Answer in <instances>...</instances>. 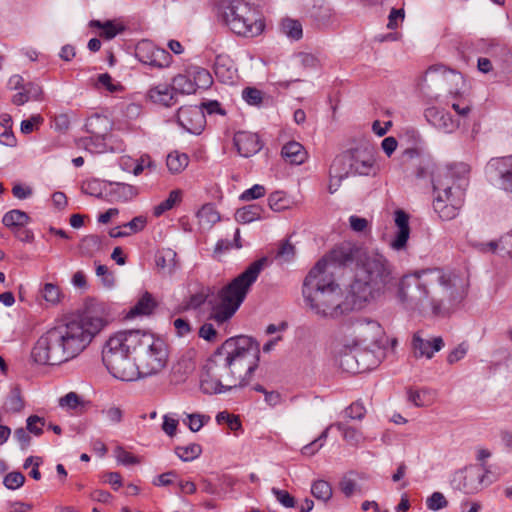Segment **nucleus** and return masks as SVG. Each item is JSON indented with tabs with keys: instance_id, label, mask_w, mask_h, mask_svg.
<instances>
[{
	"instance_id": "obj_12",
	"label": "nucleus",
	"mask_w": 512,
	"mask_h": 512,
	"mask_svg": "<svg viewBox=\"0 0 512 512\" xmlns=\"http://www.w3.org/2000/svg\"><path fill=\"white\" fill-rule=\"evenodd\" d=\"M382 335V328L375 320L358 319L345 329L344 346L355 348L376 343Z\"/></svg>"
},
{
	"instance_id": "obj_21",
	"label": "nucleus",
	"mask_w": 512,
	"mask_h": 512,
	"mask_svg": "<svg viewBox=\"0 0 512 512\" xmlns=\"http://www.w3.org/2000/svg\"><path fill=\"white\" fill-rule=\"evenodd\" d=\"M356 258L359 260L361 258L359 249L349 244H344L335 247L330 252L329 256L324 259L327 260V268H329V263L346 266L351 264ZM327 271H329V269H327Z\"/></svg>"
},
{
	"instance_id": "obj_5",
	"label": "nucleus",
	"mask_w": 512,
	"mask_h": 512,
	"mask_svg": "<svg viewBox=\"0 0 512 512\" xmlns=\"http://www.w3.org/2000/svg\"><path fill=\"white\" fill-rule=\"evenodd\" d=\"M393 280L391 265L384 256L365 254L357 264L355 279L350 285L354 303L362 309L382 294Z\"/></svg>"
},
{
	"instance_id": "obj_36",
	"label": "nucleus",
	"mask_w": 512,
	"mask_h": 512,
	"mask_svg": "<svg viewBox=\"0 0 512 512\" xmlns=\"http://www.w3.org/2000/svg\"><path fill=\"white\" fill-rule=\"evenodd\" d=\"M2 221L6 227L15 229L25 226L29 222V216L21 210H11L3 216Z\"/></svg>"
},
{
	"instance_id": "obj_46",
	"label": "nucleus",
	"mask_w": 512,
	"mask_h": 512,
	"mask_svg": "<svg viewBox=\"0 0 512 512\" xmlns=\"http://www.w3.org/2000/svg\"><path fill=\"white\" fill-rule=\"evenodd\" d=\"M282 32L293 40H299L302 37V25L299 21L293 19H284L281 23Z\"/></svg>"
},
{
	"instance_id": "obj_6",
	"label": "nucleus",
	"mask_w": 512,
	"mask_h": 512,
	"mask_svg": "<svg viewBox=\"0 0 512 512\" xmlns=\"http://www.w3.org/2000/svg\"><path fill=\"white\" fill-rule=\"evenodd\" d=\"M469 172L464 163L439 167L432 172L433 208L442 220L454 219L464 203V189L459 181Z\"/></svg>"
},
{
	"instance_id": "obj_2",
	"label": "nucleus",
	"mask_w": 512,
	"mask_h": 512,
	"mask_svg": "<svg viewBox=\"0 0 512 512\" xmlns=\"http://www.w3.org/2000/svg\"><path fill=\"white\" fill-rule=\"evenodd\" d=\"M108 325L103 304L87 305L82 313L66 318L42 335L31 351L40 365H57L75 358Z\"/></svg>"
},
{
	"instance_id": "obj_42",
	"label": "nucleus",
	"mask_w": 512,
	"mask_h": 512,
	"mask_svg": "<svg viewBox=\"0 0 512 512\" xmlns=\"http://www.w3.org/2000/svg\"><path fill=\"white\" fill-rule=\"evenodd\" d=\"M176 455L184 462L193 461L202 453V447L197 443H191L186 446H177L175 448Z\"/></svg>"
},
{
	"instance_id": "obj_59",
	"label": "nucleus",
	"mask_w": 512,
	"mask_h": 512,
	"mask_svg": "<svg viewBox=\"0 0 512 512\" xmlns=\"http://www.w3.org/2000/svg\"><path fill=\"white\" fill-rule=\"evenodd\" d=\"M271 492L276 497L277 501L284 507L293 508L295 506V498L288 491L273 487Z\"/></svg>"
},
{
	"instance_id": "obj_9",
	"label": "nucleus",
	"mask_w": 512,
	"mask_h": 512,
	"mask_svg": "<svg viewBox=\"0 0 512 512\" xmlns=\"http://www.w3.org/2000/svg\"><path fill=\"white\" fill-rule=\"evenodd\" d=\"M266 262L265 257L252 262L228 285L220 289L214 299L209 300L211 319L218 324H222L232 318L246 298L251 286L257 280Z\"/></svg>"
},
{
	"instance_id": "obj_47",
	"label": "nucleus",
	"mask_w": 512,
	"mask_h": 512,
	"mask_svg": "<svg viewBox=\"0 0 512 512\" xmlns=\"http://www.w3.org/2000/svg\"><path fill=\"white\" fill-rule=\"evenodd\" d=\"M59 406L70 410H82L85 402L77 393L69 392L59 399Z\"/></svg>"
},
{
	"instance_id": "obj_63",
	"label": "nucleus",
	"mask_w": 512,
	"mask_h": 512,
	"mask_svg": "<svg viewBox=\"0 0 512 512\" xmlns=\"http://www.w3.org/2000/svg\"><path fill=\"white\" fill-rule=\"evenodd\" d=\"M178 481V474L176 471H168L158 475L154 480L155 486H169Z\"/></svg>"
},
{
	"instance_id": "obj_55",
	"label": "nucleus",
	"mask_w": 512,
	"mask_h": 512,
	"mask_svg": "<svg viewBox=\"0 0 512 512\" xmlns=\"http://www.w3.org/2000/svg\"><path fill=\"white\" fill-rule=\"evenodd\" d=\"M25 476L21 472H10L4 479L3 484L9 490H16L23 486Z\"/></svg>"
},
{
	"instance_id": "obj_49",
	"label": "nucleus",
	"mask_w": 512,
	"mask_h": 512,
	"mask_svg": "<svg viewBox=\"0 0 512 512\" xmlns=\"http://www.w3.org/2000/svg\"><path fill=\"white\" fill-rule=\"evenodd\" d=\"M210 420V416L192 413L186 414V418L183 422L188 426L192 432H198L206 423Z\"/></svg>"
},
{
	"instance_id": "obj_44",
	"label": "nucleus",
	"mask_w": 512,
	"mask_h": 512,
	"mask_svg": "<svg viewBox=\"0 0 512 512\" xmlns=\"http://www.w3.org/2000/svg\"><path fill=\"white\" fill-rule=\"evenodd\" d=\"M7 410L13 413H18L24 408V401L21 397L20 388L18 386H14L5 403Z\"/></svg>"
},
{
	"instance_id": "obj_45",
	"label": "nucleus",
	"mask_w": 512,
	"mask_h": 512,
	"mask_svg": "<svg viewBox=\"0 0 512 512\" xmlns=\"http://www.w3.org/2000/svg\"><path fill=\"white\" fill-rule=\"evenodd\" d=\"M269 207L274 211H283L290 207L291 200L281 191L270 194L268 198Z\"/></svg>"
},
{
	"instance_id": "obj_56",
	"label": "nucleus",
	"mask_w": 512,
	"mask_h": 512,
	"mask_svg": "<svg viewBox=\"0 0 512 512\" xmlns=\"http://www.w3.org/2000/svg\"><path fill=\"white\" fill-rule=\"evenodd\" d=\"M345 417L352 420H362L366 415V408L360 401L353 402L344 410Z\"/></svg>"
},
{
	"instance_id": "obj_64",
	"label": "nucleus",
	"mask_w": 512,
	"mask_h": 512,
	"mask_svg": "<svg viewBox=\"0 0 512 512\" xmlns=\"http://www.w3.org/2000/svg\"><path fill=\"white\" fill-rule=\"evenodd\" d=\"M96 275L101 277L104 286L111 288L114 285L115 278L106 265L99 264L96 267Z\"/></svg>"
},
{
	"instance_id": "obj_58",
	"label": "nucleus",
	"mask_w": 512,
	"mask_h": 512,
	"mask_svg": "<svg viewBox=\"0 0 512 512\" xmlns=\"http://www.w3.org/2000/svg\"><path fill=\"white\" fill-rule=\"evenodd\" d=\"M243 99L249 105H260L263 100V93L257 88L247 87L242 92Z\"/></svg>"
},
{
	"instance_id": "obj_22",
	"label": "nucleus",
	"mask_w": 512,
	"mask_h": 512,
	"mask_svg": "<svg viewBox=\"0 0 512 512\" xmlns=\"http://www.w3.org/2000/svg\"><path fill=\"white\" fill-rule=\"evenodd\" d=\"M42 87L34 82H27L22 91L12 97V103L17 106L24 105L29 101H41L43 99Z\"/></svg>"
},
{
	"instance_id": "obj_11",
	"label": "nucleus",
	"mask_w": 512,
	"mask_h": 512,
	"mask_svg": "<svg viewBox=\"0 0 512 512\" xmlns=\"http://www.w3.org/2000/svg\"><path fill=\"white\" fill-rule=\"evenodd\" d=\"M168 361V350L164 341L146 332L133 358L136 373L134 380L161 372Z\"/></svg>"
},
{
	"instance_id": "obj_10",
	"label": "nucleus",
	"mask_w": 512,
	"mask_h": 512,
	"mask_svg": "<svg viewBox=\"0 0 512 512\" xmlns=\"http://www.w3.org/2000/svg\"><path fill=\"white\" fill-rule=\"evenodd\" d=\"M225 24L237 35L255 37L264 29L258 11L242 0H217Z\"/></svg>"
},
{
	"instance_id": "obj_23",
	"label": "nucleus",
	"mask_w": 512,
	"mask_h": 512,
	"mask_svg": "<svg viewBox=\"0 0 512 512\" xmlns=\"http://www.w3.org/2000/svg\"><path fill=\"white\" fill-rule=\"evenodd\" d=\"M108 186L109 190L105 193V197L111 202H127L137 194L135 187L129 184L110 183Z\"/></svg>"
},
{
	"instance_id": "obj_61",
	"label": "nucleus",
	"mask_w": 512,
	"mask_h": 512,
	"mask_svg": "<svg viewBox=\"0 0 512 512\" xmlns=\"http://www.w3.org/2000/svg\"><path fill=\"white\" fill-rule=\"evenodd\" d=\"M207 298H208V291L202 289L200 292L195 293L188 298V300L186 301V304H185V308L186 309H197L202 304L205 303Z\"/></svg>"
},
{
	"instance_id": "obj_34",
	"label": "nucleus",
	"mask_w": 512,
	"mask_h": 512,
	"mask_svg": "<svg viewBox=\"0 0 512 512\" xmlns=\"http://www.w3.org/2000/svg\"><path fill=\"white\" fill-rule=\"evenodd\" d=\"M172 87L175 94H192L196 92L193 81L189 73L178 74L172 79Z\"/></svg>"
},
{
	"instance_id": "obj_31",
	"label": "nucleus",
	"mask_w": 512,
	"mask_h": 512,
	"mask_svg": "<svg viewBox=\"0 0 512 512\" xmlns=\"http://www.w3.org/2000/svg\"><path fill=\"white\" fill-rule=\"evenodd\" d=\"M188 73L192 78L195 89H207L213 83L209 71L199 66H191Z\"/></svg>"
},
{
	"instance_id": "obj_50",
	"label": "nucleus",
	"mask_w": 512,
	"mask_h": 512,
	"mask_svg": "<svg viewBox=\"0 0 512 512\" xmlns=\"http://www.w3.org/2000/svg\"><path fill=\"white\" fill-rule=\"evenodd\" d=\"M331 426H328L320 435L318 438L310 442L309 444L305 445L301 452L304 456H313L323 445L328 437V432L330 430Z\"/></svg>"
},
{
	"instance_id": "obj_48",
	"label": "nucleus",
	"mask_w": 512,
	"mask_h": 512,
	"mask_svg": "<svg viewBox=\"0 0 512 512\" xmlns=\"http://www.w3.org/2000/svg\"><path fill=\"white\" fill-rule=\"evenodd\" d=\"M97 89L104 88L110 93H116L123 90V86L119 82H114L110 74L102 73L98 75L97 82L95 83Z\"/></svg>"
},
{
	"instance_id": "obj_60",
	"label": "nucleus",
	"mask_w": 512,
	"mask_h": 512,
	"mask_svg": "<svg viewBox=\"0 0 512 512\" xmlns=\"http://www.w3.org/2000/svg\"><path fill=\"white\" fill-rule=\"evenodd\" d=\"M448 502L444 495L440 492H434L426 501V505L430 510L437 511L447 506Z\"/></svg>"
},
{
	"instance_id": "obj_18",
	"label": "nucleus",
	"mask_w": 512,
	"mask_h": 512,
	"mask_svg": "<svg viewBox=\"0 0 512 512\" xmlns=\"http://www.w3.org/2000/svg\"><path fill=\"white\" fill-rule=\"evenodd\" d=\"M354 176H369L375 173V160L373 155L364 149L350 150Z\"/></svg>"
},
{
	"instance_id": "obj_54",
	"label": "nucleus",
	"mask_w": 512,
	"mask_h": 512,
	"mask_svg": "<svg viewBox=\"0 0 512 512\" xmlns=\"http://www.w3.org/2000/svg\"><path fill=\"white\" fill-rule=\"evenodd\" d=\"M45 426V419L38 415H31L26 420V429L29 433L35 436L43 434V427Z\"/></svg>"
},
{
	"instance_id": "obj_40",
	"label": "nucleus",
	"mask_w": 512,
	"mask_h": 512,
	"mask_svg": "<svg viewBox=\"0 0 512 512\" xmlns=\"http://www.w3.org/2000/svg\"><path fill=\"white\" fill-rule=\"evenodd\" d=\"M91 26L101 29L100 36H102L108 40L114 38L117 34L122 32L124 29L121 24H117L112 21H106V22L102 23L99 20H93V21H91Z\"/></svg>"
},
{
	"instance_id": "obj_16",
	"label": "nucleus",
	"mask_w": 512,
	"mask_h": 512,
	"mask_svg": "<svg viewBox=\"0 0 512 512\" xmlns=\"http://www.w3.org/2000/svg\"><path fill=\"white\" fill-rule=\"evenodd\" d=\"M411 345L416 358L426 357L431 359L435 352L444 347V341L440 336L424 338L422 332H416L412 337Z\"/></svg>"
},
{
	"instance_id": "obj_33",
	"label": "nucleus",
	"mask_w": 512,
	"mask_h": 512,
	"mask_svg": "<svg viewBox=\"0 0 512 512\" xmlns=\"http://www.w3.org/2000/svg\"><path fill=\"white\" fill-rule=\"evenodd\" d=\"M169 171L173 174L181 173L189 164V157L177 151L171 152L166 160Z\"/></svg>"
},
{
	"instance_id": "obj_4",
	"label": "nucleus",
	"mask_w": 512,
	"mask_h": 512,
	"mask_svg": "<svg viewBox=\"0 0 512 512\" xmlns=\"http://www.w3.org/2000/svg\"><path fill=\"white\" fill-rule=\"evenodd\" d=\"M302 294L310 310L322 318H339L351 311L360 310L349 290L343 298L342 290L327 271V260H319L304 279Z\"/></svg>"
},
{
	"instance_id": "obj_15",
	"label": "nucleus",
	"mask_w": 512,
	"mask_h": 512,
	"mask_svg": "<svg viewBox=\"0 0 512 512\" xmlns=\"http://www.w3.org/2000/svg\"><path fill=\"white\" fill-rule=\"evenodd\" d=\"M181 127L192 134H200L205 126V115L199 106H183L177 113Z\"/></svg>"
},
{
	"instance_id": "obj_30",
	"label": "nucleus",
	"mask_w": 512,
	"mask_h": 512,
	"mask_svg": "<svg viewBox=\"0 0 512 512\" xmlns=\"http://www.w3.org/2000/svg\"><path fill=\"white\" fill-rule=\"evenodd\" d=\"M157 268L163 274H172L178 267L177 254L172 249H164L156 256Z\"/></svg>"
},
{
	"instance_id": "obj_52",
	"label": "nucleus",
	"mask_w": 512,
	"mask_h": 512,
	"mask_svg": "<svg viewBox=\"0 0 512 512\" xmlns=\"http://www.w3.org/2000/svg\"><path fill=\"white\" fill-rule=\"evenodd\" d=\"M216 421L218 424H226L232 431H237L241 428V421L239 417L226 411L219 412L216 415Z\"/></svg>"
},
{
	"instance_id": "obj_1",
	"label": "nucleus",
	"mask_w": 512,
	"mask_h": 512,
	"mask_svg": "<svg viewBox=\"0 0 512 512\" xmlns=\"http://www.w3.org/2000/svg\"><path fill=\"white\" fill-rule=\"evenodd\" d=\"M467 289L468 282L460 274L428 268L402 277L396 296L408 311L424 316H446L466 297Z\"/></svg>"
},
{
	"instance_id": "obj_51",
	"label": "nucleus",
	"mask_w": 512,
	"mask_h": 512,
	"mask_svg": "<svg viewBox=\"0 0 512 512\" xmlns=\"http://www.w3.org/2000/svg\"><path fill=\"white\" fill-rule=\"evenodd\" d=\"M41 294L43 299L51 305H56L60 301V288L53 283H46L41 290Z\"/></svg>"
},
{
	"instance_id": "obj_41",
	"label": "nucleus",
	"mask_w": 512,
	"mask_h": 512,
	"mask_svg": "<svg viewBox=\"0 0 512 512\" xmlns=\"http://www.w3.org/2000/svg\"><path fill=\"white\" fill-rule=\"evenodd\" d=\"M107 187L108 185L103 181L98 179H88L82 183L81 189L82 192L87 195L102 198L103 193L107 192Z\"/></svg>"
},
{
	"instance_id": "obj_38",
	"label": "nucleus",
	"mask_w": 512,
	"mask_h": 512,
	"mask_svg": "<svg viewBox=\"0 0 512 512\" xmlns=\"http://www.w3.org/2000/svg\"><path fill=\"white\" fill-rule=\"evenodd\" d=\"M311 494L317 500L327 502L333 495V490L329 482L325 480H316L311 485Z\"/></svg>"
},
{
	"instance_id": "obj_53",
	"label": "nucleus",
	"mask_w": 512,
	"mask_h": 512,
	"mask_svg": "<svg viewBox=\"0 0 512 512\" xmlns=\"http://www.w3.org/2000/svg\"><path fill=\"white\" fill-rule=\"evenodd\" d=\"M409 400L417 407L428 406L432 402V395L430 391L424 389L410 391Z\"/></svg>"
},
{
	"instance_id": "obj_25",
	"label": "nucleus",
	"mask_w": 512,
	"mask_h": 512,
	"mask_svg": "<svg viewBox=\"0 0 512 512\" xmlns=\"http://www.w3.org/2000/svg\"><path fill=\"white\" fill-rule=\"evenodd\" d=\"M149 99L164 106H171L175 104V92L172 86L167 84H159L149 89Z\"/></svg>"
},
{
	"instance_id": "obj_35",
	"label": "nucleus",
	"mask_w": 512,
	"mask_h": 512,
	"mask_svg": "<svg viewBox=\"0 0 512 512\" xmlns=\"http://www.w3.org/2000/svg\"><path fill=\"white\" fill-rule=\"evenodd\" d=\"M262 209L259 205L252 204L238 209L235 219L240 223H250L260 218Z\"/></svg>"
},
{
	"instance_id": "obj_7",
	"label": "nucleus",
	"mask_w": 512,
	"mask_h": 512,
	"mask_svg": "<svg viewBox=\"0 0 512 512\" xmlns=\"http://www.w3.org/2000/svg\"><path fill=\"white\" fill-rule=\"evenodd\" d=\"M464 77L441 65L431 66L425 73L423 89L435 91V98L443 97V103L451 107L459 119H466L472 110V101L463 91Z\"/></svg>"
},
{
	"instance_id": "obj_20",
	"label": "nucleus",
	"mask_w": 512,
	"mask_h": 512,
	"mask_svg": "<svg viewBox=\"0 0 512 512\" xmlns=\"http://www.w3.org/2000/svg\"><path fill=\"white\" fill-rule=\"evenodd\" d=\"M394 215V221L397 227V232L395 234L394 239L391 242V247L394 250L399 251L405 248L407 241L409 239V215L401 209L396 210Z\"/></svg>"
},
{
	"instance_id": "obj_32",
	"label": "nucleus",
	"mask_w": 512,
	"mask_h": 512,
	"mask_svg": "<svg viewBox=\"0 0 512 512\" xmlns=\"http://www.w3.org/2000/svg\"><path fill=\"white\" fill-rule=\"evenodd\" d=\"M330 426L335 427L339 432H341L344 440L350 445L357 446L365 439L361 431L354 427L347 426L342 422H337Z\"/></svg>"
},
{
	"instance_id": "obj_62",
	"label": "nucleus",
	"mask_w": 512,
	"mask_h": 512,
	"mask_svg": "<svg viewBox=\"0 0 512 512\" xmlns=\"http://www.w3.org/2000/svg\"><path fill=\"white\" fill-rule=\"evenodd\" d=\"M265 192L266 190L264 186L255 184L251 188L245 190L241 194L240 199L243 201H251L263 197L265 195Z\"/></svg>"
},
{
	"instance_id": "obj_24",
	"label": "nucleus",
	"mask_w": 512,
	"mask_h": 512,
	"mask_svg": "<svg viewBox=\"0 0 512 512\" xmlns=\"http://www.w3.org/2000/svg\"><path fill=\"white\" fill-rule=\"evenodd\" d=\"M281 155L287 162L293 165H301L308 158V153L304 146L296 141L286 143L282 147Z\"/></svg>"
},
{
	"instance_id": "obj_39",
	"label": "nucleus",
	"mask_w": 512,
	"mask_h": 512,
	"mask_svg": "<svg viewBox=\"0 0 512 512\" xmlns=\"http://www.w3.org/2000/svg\"><path fill=\"white\" fill-rule=\"evenodd\" d=\"M296 254L295 246L288 240H283L279 243L275 254V260L280 264L291 262Z\"/></svg>"
},
{
	"instance_id": "obj_8",
	"label": "nucleus",
	"mask_w": 512,
	"mask_h": 512,
	"mask_svg": "<svg viewBox=\"0 0 512 512\" xmlns=\"http://www.w3.org/2000/svg\"><path fill=\"white\" fill-rule=\"evenodd\" d=\"M145 331L123 330L111 335L102 349V361L109 373L122 381H133L136 373L131 355L136 356Z\"/></svg>"
},
{
	"instance_id": "obj_57",
	"label": "nucleus",
	"mask_w": 512,
	"mask_h": 512,
	"mask_svg": "<svg viewBox=\"0 0 512 512\" xmlns=\"http://www.w3.org/2000/svg\"><path fill=\"white\" fill-rule=\"evenodd\" d=\"M105 419L112 425H117L123 420V410L117 406H110L101 411Z\"/></svg>"
},
{
	"instance_id": "obj_28",
	"label": "nucleus",
	"mask_w": 512,
	"mask_h": 512,
	"mask_svg": "<svg viewBox=\"0 0 512 512\" xmlns=\"http://www.w3.org/2000/svg\"><path fill=\"white\" fill-rule=\"evenodd\" d=\"M214 72L216 77L223 83L233 82L235 70L229 57L218 55L214 63Z\"/></svg>"
},
{
	"instance_id": "obj_43",
	"label": "nucleus",
	"mask_w": 512,
	"mask_h": 512,
	"mask_svg": "<svg viewBox=\"0 0 512 512\" xmlns=\"http://www.w3.org/2000/svg\"><path fill=\"white\" fill-rule=\"evenodd\" d=\"M199 222L203 225L212 226L220 220V215L212 204H205L197 213Z\"/></svg>"
},
{
	"instance_id": "obj_37",
	"label": "nucleus",
	"mask_w": 512,
	"mask_h": 512,
	"mask_svg": "<svg viewBox=\"0 0 512 512\" xmlns=\"http://www.w3.org/2000/svg\"><path fill=\"white\" fill-rule=\"evenodd\" d=\"M182 192L181 190H172L167 199L160 202L153 209V214L156 217L161 216L166 211L171 210L177 203L181 201Z\"/></svg>"
},
{
	"instance_id": "obj_13",
	"label": "nucleus",
	"mask_w": 512,
	"mask_h": 512,
	"mask_svg": "<svg viewBox=\"0 0 512 512\" xmlns=\"http://www.w3.org/2000/svg\"><path fill=\"white\" fill-rule=\"evenodd\" d=\"M135 56L141 63L158 69L168 67L172 62L168 51L149 40H142L136 45Z\"/></svg>"
},
{
	"instance_id": "obj_19",
	"label": "nucleus",
	"mask_w": 512,
	"mask_h": 512,
	"mask_svg": "<svg viewBox=\"0 0 512 512\" xmlns=\"http://www.w3.org/2000/svg\"><path fill=\"white\" fill-rule=\"evenodd\" d=\"M234 145L243 157H250L260 151L262 145L257 134L240 131L234 136Z\"/></svg>"
},
{
	"instance_id": "obj_14",
	"label": "nucleus",
	"mask_w": 512,
	"mask_h": 512,
	"mask_svg": "<svg viewBox=\"0 0 512 512\" xmlns=\"http://www.w3.org/2000/svg\"><path fill=\"white\" fill-rule=\"evenodd\" d=\"M487 470L485 465L470 466L456 473L453 482L466 494H473L482 488Z\"/></svg>"
},
{
	"instance_id": "obj_27",
	"label": "nucleus",
	"mask_w": 512,
	"mask_h": 512,
	"mask_svg": "<svg viewBox=\"0 0 512 512\" xmlns=\"http://www.w3.org/2000/svg\"><path fill=\"white\" fill-rule=\"evenodd\" d=\"M157 307V302L153 295L147 291H145L134 306L131 307L128 312V317H136V316H148L153 313L155 308Z\"/></svg>"
},
{
	"instance_id": "obj_26",
	"label": "nucleus",
	"mask_w": 512,
	"mask_h": 512,
	"mask_svg": "<svg viewBox=\"0 0 512 512\" xmlns=\"http://www.w3.org/2000/svg\"><path fill=\"white\" fill-rule=\"evenodd\" d=\"M352 167L351 153L350 150H348L335 157L330 167L331 175L344 179L349 176H354Z\"/></svg>"
},
{
	"instance_id": "obj_29",
	"label": "nucleus",
	"mask_w": 512,
	"mask_h": 512,
	"mask_svg": "<svg viewBox=\"0 0 512 512\" xmlns=\"http://www.w3.org/2000/svg\"><path fill=\"white\" fill-rule=\"evenodd\" d=\"M494 166L498 171L501 186L504 190L512 193V156L497 159Z\"/></svg>"
},
{
	"instance_id": "obj_3",
	"label": "nucleus",
	"mask_w": 512,
	"mask_h": 512,
	"mask_svg": "<svg viewBox=\"0 0 512 512\" xmlns=\"http://www.w3.org/2000/svg\"><path fill=\"white\" fill-rule=\"evenodd\" d=\"M259 345L249 336L227 339L207 360L201 375V389L219 394L246 386L258 367Z\"/></svg>"
},
{
	"instance_id": "obj_17",
	"label": "nucleus",
	"mask_w": 512,
	"mask_h": 512,
	"mask_svg": "<svg viewBox=\"0 0 512 512\" xmlns=\"http://www.w3.org/2000/svg\"><path fill=\"white\" fill-rule=\"evenodd\" d=\"M426 120L435 128L452 133L460 126V120L453 118L447 111L438 107H429L425 110Z\"/></svg>"
}]
</instances>
